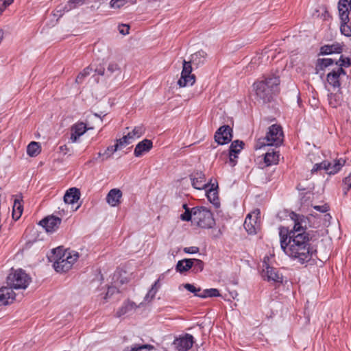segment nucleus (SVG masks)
Instances as JSON below:
<instances>
[{
  "label": "nucleus",
  "mask_w": 351,
  "mask_h": 351,
  "mask_svg": "<svg viewBox=\"0 0 351 351\" xmlns=\"http://www.w3.org/2000/svg\"><path fill=\"white\" fill-rule=\"evenodd\" d=\"M22 201V197L21 195H17L16 197L14 199L13 207H12V218L16 221L18 220L23 213V205L21 203Z\"/></svg>",
  "instance_id": "obj_25"
},
{
  "label": "nucleus",
  "mask_w": 351,
  "mask_h": 351,
  "mask_svg": "<svg viewBox=\"0 0 351 351\" xmlns=\"http://www.w3.org/2000/svg\"><path fill=\"white\" fill-rule=\"evenodd\" d=\"M342 45L339 43H335L332 45H325L320 48V53L322 55H328L332 53H340L342 52Z\"/></svg>",
  "instance_id": "obj_22"
},
{
  "label": "nucleus",
  "mask_w": 351,
  "mask_h": 351,
  "mask_svg": "<svg viewBox=\"0 0 351 351\" xmlns=\"http://www.w3.org/2000/svg\"><path fill=\"white\" fill-rule=\"evenodd\" d=\"M154 346L149 345V344H145L142 346H134V347L131 348L130 350H126L125 351H141L142 350H146V349H153Z\"/></svg>",
  "instance_id": "obj_42"
},
{
  "label": "nucleus",
  "mask_w": 351,
  "mask_h": 351,
  "mask_svg": "<svg viewBox=\"0 0 351 351\" xmlns=\"http://www.w3.org/2000/svg\"><path fill=\"white\" fill-rule=\"evenodd\" d=\"M130 27L128 25L121 24L118 26V30L120 34L127 35L129 34Z\"/></svg>",
  "instance_id": "obj_47"
},
{
  "label": "nucleus",
  "mask_w": 351,
  "mask_h": 351,
  "mask_svg": "<svg viewBox=\"0 0 351 351\" xmlns=\"http://www.w3.org/2000/svg\"><path fill=\"white\" fill-rule=\"evenodd\" d=\"M31 282V278L21 269H12L6 278V283L13 289H25Z\"/></svg>",
  "instance_id": "obj_4"
},
{
  "label": "nucleus",
  "mask_w": 351,
  "mask_h": 351,
  "mask_svg": "<svg viewBox=\"0 0 351 351\" xmlns=\"http://www.w3.org/2000/svg\"><path fill=\"white\" fill-rule=\"evenodd\" d=\"M283 138L282 127L277 124H273L268 128L265 136L258 139L255 149H261L265 146H280L283 142Z\"/></svg>",
  "instance_id": "obj_3"
},
{
  "label": "nucleus",
  "mask_w": 351,
  "mask_h": 351,
  "mask_svg": "<svg viewBox=\"0 0 351 351\" xmlns=\"http://www.w3.org/2000/svg\"><path fill=\"white\" fill-rule=\"evenodd\" d=\"M289 217L293 222V228L291 230L289 229V234L308 233L306 231V218L304 215L291 211L289 213Z\"/></svg>",
  "instance_id": "obj_7"
},
{
  "label": "nucleus",
  "mask_w": 351,
  "mask_h": 351,
  "mask_svg": "<svg viewBox=\"0 0 351 351\" xmlns=\"http://www.w3.org/2000/svg\"><path fill=\"white\" fill-rule=\"evenodd\" d=\"M93 70V69L92 65L86 67L82 72H80L78 74V75L77 76V77L75 79V82L77 84L82 83L83 82L84 79L86 76L89 75Z\"/></svg>",
  "instance_id": "obj_34"
},
{
  "label": "nucleus",
  "mask_w": 351,
  "mask_h": 351,
  "mask_svg": "<svg viewBox=\"0 0 351 351\" xmlns=\"http://www.w3.org/2000/svg\"><path fill=\"white\" fill-rule=\"evenodd\" d=\"M83 2L84 0H68L67 3L64 5V10L69 12V10L83 4Z\"/></svg>",
  "instance_id": "obj_35"
},
{
  "label": "nucleus",
  "mask_w": 351,
  "mask_h": 351,
  "mask_svg": "<svg viewBox=\"0 0 351 351\" xmlns=\"http://www.w3.org/2000/svg\"><path fill=\"white\" fill-rule=\"evenodd\" d=\"M219 291L217 289H204L202 293H199V298H206L209 297H217L219 296Z\"/></svg>",
  "instance_id": "obj_33"
},
{
  "label": "nucleus",
  "mask_w": 351,
  "mask_h": 351,
  "mask_svg": "<svg viewBox=\"0 0 351 351\" xmlns=\"http://www.w3.org/2000/svg\"><path fill=\"white\" fill-rule=\"evenodd\" d=\"M193 261L191 259H183L179 261L176 265V269L180 273H183L188 271L193 266Z\"/></svg>",
  "instance_id": "obj_28"
},
{
  "label": "nucleus",
  "mask_w": 351,
  "mask_h": 351,
  "mask_svg": "<svg viewBox=\"0 0 351 351\" xmlns=\"http://www.w3.org/2000/svg\"><path fill=\"white\" fill-rule=\"evenodd\" d=\"M203 267H204V263L202 261L199 260V271H202Z\"/></svg>",
  "instance_id": "obj_57"
},
{
  "label": "nucleus",
  "mask_w": 351,
  "mask_h": 351,
  "mask_svg": "<svg viewBox=\"0 0 351 351\" xmlns=\"http://www.w3.org/2000/svg\"><path fill=\"white\" fill-rule=\"evenodd\" d=\"M317 61L321 69H324L328 66L332 65L334 62V60L331 58H322L318 59Z\"/></svg>",
  "instance_id": "obj_39"
},
{
  "label": "nucleus",
  "mask_w": 351,
  "mask_h": 351,
  "mask_svg": "<svg viewBox=\"0 0 351 351\" xmlns=\"http://www.w3.org/2000/svg\"><path fill=\"white\" fill-rule=\"evenodd\" d=\"M343 195H346L348 191L351 189V173L343 180Z\"/></svg>",
  "instance_id": "obj_37"
},
{
  "label": "nucleus",
  "mask_w": 351,
  "mask_h": 351,
  "mask_svg": "<svg viewBox=\"0 0 351 351\" xmlns=\"http://www.w3.org/2000/svg\"><path fill=\"white\" fill-rule=\"evenodd\" d=\"M184 251L186 253L193 254V253H196L197 252V247H185L184 249Z\"/></svg>",
  "instance_id": "obj_52"
},
{
  "label": "nucleus",
  "mask_w": 351,
  "mask_h": 351,
  "mask_svg": "<svg viewBox=\"0 0 351 351\" xmlns=\"http://www.w3.org/2000/svg\"><path fill=\"white\" fill-rule=\"evenodd\" d=\"M244 143L242 141L236 140L232 142L229 149V162L232 167L237 164L238 154L243 149Z\"/></svg>",
  "instance_id": "obj_15"
},
{
  "label": "nucleus",
  "mask_w": 351,
  "mask_h": 351,
  "mask_svg": "<svg viewBox=\"0 0 351 351\" xmlns=\"http://www.w3.org/2000/svg\"><path fill=\"white\" fill-rule=\"evenodd\" d=\"M64 147V146H61V147H60V149H61V150L64 149V147Z\"/></svg>",
  "instance_id": "obj_61"
},
{
  "label": "nucleus",
  "mask_w": 351,
  "mask_h": 351,
  "mask_svg": "<svg viewBox=\"0 0 351 351\" xmlns=\"http://www.w3.org/2000/svg\"><path fill=\"white\" fill-rule=\"evenodd\" d=\"M118 150L117 145L109 146L106 148V149L103 153H98V156L99 157H102L101 160H108L111 157V156Z\"/></svg>",
  "instance_id": "obj_32"
},
{
  "label": "nucleus",
  "mask_w": 351,
  "mask_h": 351,
  "mask_svg": "<svg viewBox=\"0 0 351 351\" xmlns=\"http://www.w3.org/2000/svg\"><path fill=\"white\" fill-rule=\"evenodd\" d=\"M16 294L10 286L0 289V306L8 305L13 302Z\"/></svg>",
  "instance_id": "obj_17"
},
{
  "label": "nucleus",
  "mask_w": 351,
  "mask_h": 351,
  "mask_svg": "<svg viewBox=\"0 0 351 351\" xmlns=\"http://www.w3.org/2000/svg\"><path fill=\"white\" fill-rule=\"evenodd\" d=\"M128 0H111L110 6L112 8H119L124 5Z\"/></svg>",
  "instance_id": "obj_43"
},
{
  "label": "nucleus",
  "mask_w": 351,
  "mask_h": 351,
  "mask_svg": "<svg viewBox=\"0 0 351 351\" xmlns=\"http://www.w3.org/2000/svg\"><path fill=\"white\" fill-rule=\"evenodd\" d=\"M114 288H112V287L108 288L105 298H107L110 293L112 294L114 293Z\"/></svg>",
  "instance_id": "obj_55"
},
{
  "label": "nucleus",
  "mask_w": 351,
  "mask_h": 351,
  "mask_svg": "<svg viewBox=\"0 0 351 351\" xmlns=\"http://www.w3.org/2000/svg\"><path fill=\"white\" fill-rule=\"evenodd\" d=\"M260 214L259 210L249 213L244 221L243 226L245 230L250 234H256L260 228V223L258 221V215Z\"/></svg>",
  "instance_id": "obj_9"
},
{
  "label": "nucleus",
  "mask_w": 351,
  "mask_h": 351,
  "mask_svg": "<svg viewBox=\"0 0 351 351\" xmlns=\"http://www.w3.org/2000/svg\"><path fill=\"white\" fill-rule=\"evenodd\" d=\"M346 75V72L343 68L337 67L336 69H332L327 74L326 80L333 88H340V77L341 75Z\"/></svg>",
  "instance_id": "obj_14"
},
{
  "label": "nucleus",
  "mask_w": 351,
  "mask_h": 351,
  "mask_svg": "<svg viewBox=\"0 0 351 351\" xmlns=\"http://www.w3.org/2000/svg\"><path fill=\"white\" fill-rule=\"evenodd\" d=\"M121 73V69L117 63L110 62L106 71V76L110 77L112 76H117Z\"/></svg>",
  "instance_id": "obj_29"
},
{
  "label": "nucleus",
  "mask_w": 351,
  "mask_h": 351,
  "mask_svg": "<svg viewBox=\"0 0 351 351\" xmlns=\"http://www.w3.org/2000/svg\"><path fill=\"white\" fill-rule=\"evenodd\" d=\"M326 164V160H324L320 163H316L313 166V169H311V173H314L315 172H317V171L321 170V169L325 170Z\"/></svg>",
  "instance_id": "obj_46"
},
{
  "label": "nucleus",
  "mask_w": 351,
  "mask_h": 351,
  "mask_svg": "<svg viewBox=\"0 0 351 351\" xmlns=\"http://www.w3.org/2000/svg\"><path fill=\"white\" fill-rule=\"evenodd\" d=\"M265 268L263 269L262 276L265 280L274 281L275 282H282L283 276L279 273L278 269L270 267L266 263H264Z\"/></svg>",
  "instance_id": "obj_13"
},
{
  "label": "nucleus",
  "mask_w": 351,
  "mask_h": 351,
  "mask_svg": "<svg viewBox=\"0 0 351 351\" xmlns=\"http://www.w3.org/2000/svg\"><path fill=\"white\" fill-rule=\"evenodd\" d=\"M66 11L65 10H64V6L62 5H60V6H58L56 8V9L53 11V15L55 16V17H57V21L58 20L59 18H60L64 12H66Z\"/></svg>",
  "instance_id": "obj_44"
},
{
  "label": "nucleus",
  "mask_w": 351,
  "mask_h": 351,
  "mask_svg": "<svg viewBox=\"0 0 351 351\" xmlns=\"http://www.w3.org/2000/svg\"><path fill=\"white\" fill-rule=\"evenodd\" d=\"M280 79L271 75L253 84V88L258 100L264 104L270 102L274 95L278 91Z\"/></svg>",
  "instance_id": "obj_2"
},
{
  "label": "nucleus",
  "mask_w": 351,
  "mask_h": 351,
  "mask_svg": "<svg viewBox=\"0 0 351 351\" xmlns=\"http://www.w3.org/2000/svg\"><path fill=\"white\" fill-rule=\"evenodd\" d=\"M280 247L293 261L304 265L308 263L316 252L310 243L309 233L289 234V228H279Z\"/></svg>",
  "instance_id": "obj_1"
},
{
  "label": "nucleus",
  "mask_w": 351,
  "mask_h": 351,
  "mask_svg": "<svg viewBox=\"0 0 351 351\" xmlns=\"http://www.w3.org/2000/svg\"><path fill=\"white\" fill-rule=\"evenodd\" d=\"M87 130L86 125L83 122L77 123L72 126L71 141L72 143L77 141V138L83 135Z\"/></svg>",
  "instance_id": "obj_20"
},
{
  "label": "nucleus",
  "mask_w": 351,
  "mask_h": 351,
  "mask_svg": "<svg viewBox=\"0 0 351 351\" xmlns=\"http://www.w3.org/2000/svg\"><path fill=\"white\" fill-rule=\"evenodd\" d=\"M349 21H341L340 31L342 34L347 37L351 36V26L348 25Z\"/></svg>",
  "instance_id": "obj_36"
},
{
  "label": "nucleus",
  "mask_w": 351,
  "mask_h": 351,
  "mask_svg": "<svg viewBox=\"0 0 351 351\" xmlns=\"http://www.w3.org/2000/svg\"><path fill=\"white\" fill-rule=\"evenodd\" d=\"M61 223V219L58 217L49 216L42 219L39 224L42 226L47 232L56 231Z\"/></svg>",
  "instance_id": "obj_16"
},
{
  "label": "nucleus",
  "mask_w": 351,
  "mask_h": 351,
  "mask_svg": "<svg viewBox=\"0 0 351 351\" xmlns=\"http://www.w3.org/2000/svg\"><path fill=\"white\" fill-rule=\"evenodd\" d=\"M40 152V146L38 143L32 141L27 145V153L29 156H36Z\"/></svg>",
  "instance_id": "obj_30"
},
{
  "label": "nucleus",
  "mask_w": 351,
  "mask_h": 351,
  "mask_svg": "<svg viewBox=\"0 0 351 351\" xmlns=\"http://www.w3.org/2000/svg\"><path fill=\"white\" fill-rule=\"evenodd\" d=\"M192 66L191 62L183 61V68L181 72V77L178 81L180 87L193 85L195 82V75L191 74Z\"/></svg>",
  "instance_id": "obj_8"
},
{
  "label": "nucleus",
  "mask_w": 351,
  "mask_h": 351,
  "mask_svg": "<svg viewBox=\"0 0 351 351\" xmlns=\"http://www.w3.org/2000/svg\"><path fill=\"white\" fill-rule=\"evenodd\" d=\"M13 1L14 0H0V15Z\"/></svg>",
  "instance_id": "obj_45"
},
{
  "label": "nucleus",
  "mask_w": 351,
  "mask_h": 351,
  "mask_svg": "<svg viewBox=\"0 0 351 351\" xmlns=\"http://www.w3.org/2000/svg\"><path fill=\"white\" fill-rule=\"evenodd\" d=\"M313 208L316 210L319 211L321 213H326L329 209V206L326 204L322 205V206H313Z\"/></svg>",
  "instance_id": "obj_51"
},
{
  "label": "nucleus",
  "mask_w": 351,
  "mask_h": 351,
  "mask_svg": "<svg viewBox=\"0 0 351 351\" xmlns=\"http://www.w3.org/2000/svg\"><path fill=\"white\" fill-rule=\"evenodd\" d=\"M213 179L211 178L210 181L204 184L203 186L199 187V190L203 189L205 190V195L206 196L208 200L213 204L215 207H219L220 206V202L219 199V193H218V183L216 180L214 182H212Z\"/></svg>",
  "instance_id": "obj_6"
},
{
  "label": "nucleus",
  "mask_w": 351,
  "mask_h": 351,
  "mask_svg": "<svg viewBox=\"0 0 351 351\" xmlns=\"http://www.w3.org/2000/svg\"><path fill=\"white\" fill-rule=\"evenodd\" d=\"M165 274H162L159 276L157 280H159V282L162 280H163L165 279Z\"/></svg>",
  "instance_id": "obj_58"
},
{
  "label": "nucleus",
  "mask_w": 351,
  "mask_h": 351,
  "mask_svg": "<svg viewBox=\"0 0 351 351\" xmlns=\"http://www.w3.org/2000/svg\"><path fill=\"white\" fill-rule=\"evenodd\" d=\"M124 137H126V139L130 141V140L136 138L135 136H133L132 132H129L127 135H125Z\"/></svg>",
  "instance_id": "obj_54"
},
{
  "label": "nucleus",
  "mask_w": 351,
  "mask_h": 351,
  "mask_svg": "<svg viewBox=\"0 0 351 351\" xmlns=\"http://www.w3.org/2000/svg\"><path fill=\"white\" fill-rule=\"evenodd\" d=\"M160 286L159 280H156L145 296V300L147 302L151 301L155 297Z\"/></svg>",
  "instance_id": "obj_31"
},
{
  "label": "nucleus",
  "mask_w": 351,
  "mask_h": 351,
  "mask_svg": "<svg viewBox=\"0 0 351 351\" xmlns=\"http://www.w3.org/2000/svg\"><path fill=\"white\" fill-rule=\"evenodd\" d=\"M153 146L152 141L148 139H144L139 142L134 149V154L136 157H140L148 152Z\"/></svg>",
  "instance_id": "obj_19"
},
{
  "label": "nucleus",
  "mask_w": 351,
  "mask_h": 351,
  "mask_svg": "<svg viewBox=\"0 0 351 351\" xmlns=\"http://www.w3.org/2000/svg\"><path fill=\"white\" fill-rule=\"evenodd\" d=\"M152 350V349H146V350H141V351H149V350Z\"/></svg>",
  "instance_id": "obj_60"
},
{
  "label": "nucleus",
  "mask_w": 351,
  "mask_h": 351,
  "mask_svg": "<svg viewBox=\"0 0 351 351\" xmlns=\"http://www.w3.org/2000/svg\"><path fill=\"white\" fill-rule=\"evenodd\" d=\"M215 223L210 210L203 206L199 207V228H211Z\"/></svg>",
  "instance_id": "obj_10"
},
{
  "label": "nucleus",
  "mask_w": 351,
  "mask_h": 351,
  "mask_svg": "<svg viewBox=\"0 0 351 351\" xmlns=\"http://www.w3.org/2000/svg\"><path fill=\"white\" fill-rule=\"evenodd\" d=\"M193 343V337L191 335L185 334L176 338L173 343L178 351H186L192 347Z\"/></svg>",
  "instance_id": "obj_12"
},
{
  "label": "nucleus",
  "mask_w": 351,
  "mask_h": 351,
  "mask_svg": "<svg viewBox=\"0 0 351 351\" xmlns=\"http://www.w3.org/2000/svg\"><path fill=\"white\" fill-rule=\"evenodd\" d=\"M232 129L228 125L220 127L215 134V141L220 145H225L231 141Z\"/></svg>",
  "instance_id": "obj_11"
},
{
  "label": "nucleus",
  "mask_w": 351,
  "mask_h": 351,
  "mask_svg": "<svg viewBox=\"0 0 351 351\" xmlns=\"http://www.w3.org/2000/svg\"><path fill=\"white\" fill-rule=\"evenodd\" d=\"M204 178V174L202 172L199 173V179H202Z\"/></svg>",
  "instance_id": "obj_59"
},
{
  "label": "nucleus",
  "mask_w": 351,
  "mask_h": 351,
  "mask_svg": "<svg viewBox=\"0 0 351 351\" xmlns=\"http://www.w3.org/2000/svg\"><path fill=\"white\" fill-rule=\"evenodd\" d=\"M130 143V141H128L126 139V137H123L121 138H119V139H117V143L114 145H117L118 147V149L126 145H128Z\"/></svg>",
  "instance_id": "obj_48"
},
{
  "label": "nucleus",
  "mask_w": 351,
  "mask_h": 351,
  "mask_svg": "<svg viewBox=\"0 0 351 351\" xmlns=\"http://www.w3.org/2000/svg\"><path fill=\"white\" fill-rule=\"evenodd\" d=\"M79 258L77 252L65 250L62 256L57 258L53 263V267L58 272L69 271Z\"/></svg>",
  "instance_id": "obj_5"
},
{
  "label": "nucleus",
  "mask_w": 351,
  "mask_h": 351,
  "mask_svg": "<svg viewBox=\"0 0 351 351\" xmlns=\"http://www.w3.org/2000/svg\"><path fill=\"white\" fill-rule=\"evenodd\" d=\"M122 197V193L119 189H111L106 197L107 202L112 206H116L120 203V199Z\"/></svg>",
  "instance_id": "obj_21"
},
{
  "label": "nucleus",
  "mask_w": 351,
  "mask_h": 351,
  "mask_svg": "<svg viewBox=\"0 0 351 351\" xmlns=\"http://www.w3.org/2000/svg\"><path fill=\"white\" fill-rule=\"evenodd\" d=\"M80 193L77 188H71L65 193L64 201L66 204H74L80 199Z\"/></svg>",
  "instance_id": "obj_24"
},
{
  "label": "nucleus",
  "mask_w": 351,
  "mask_h": 351,
  "mask_svg": "<svg viewBox=\"0 0 351 351\" xmlns=\"http://www.w3.org/2000/svg\"><path fill=\"white\" fill-rule=\"evenodd\" d=\"M196 208H197L196 207L193 208L191 212H189V210L188 209H186L185 212L183 214H182L180 216L181 219L183 221H190L191 219L192 213H193V214L196 213V211H195Z\"/></svg>",
  "instance_id": "obj_40"
},
{
  "label": "nucleus",
  "mask_w": 351,
  "mask_h": 351,
  "mask_svg": "<svg viewBox=\"0 0 351 351\" xmlns=\"http://www.w3.org/2000/svg\"><path fill=\"white\" fill-rule=\"evenodd\" d=\"M338 10L341 21H349L351 11V0H339Z\"/></svg>",
  "instance_id": "obj_18"
},
{
  "label": "nucleus",
  "mask_w": 351,
  "mask_h": 351,
  "mask_svg": "<svg viewBox=\"0 0 351 351\" xmlns=\"http://www.w3.org/2000/svg\"><path fill=\"white\" fill-rule=\"evenodd\" d=\"M184 287L186 290L194 293L195 295H197V289H196L193 285L185 284L184 285Z\"/></svg>",
  "instance_id": "obj_50"
},
{
  "label": "nucleus",
  "mask_w": 351,
  "mask_h": 351,
  "mask_svg": "<svg viewBox=\"0 0 351 351\" xmlns=\"http://www.w3.org/2000/svg\"><path fill=\"white\" fill-rule=\"evenodd\" d=\"M207 54L206 52L201 51H199V64L200 62H204Z\"/></svg>",
  "instance_id": "obj_53"
},
{
  "label": "nucleus",
  "mask_w": 351,
  "mask_h": 351,
  "mask_svg": "<svg viewBox=\"0 0 351 351\" xmlns=\"http://www.w3.org/2000/svg\"><path fill=\"white\" fill-rule=\"evenodd\" d=\"M345 162L346 161L343 159L336 160L333 163L326 161L325 171L328 174H335L345 165Z\"/></svg>",
  "instance_id": "obj_23"
},
{
  "label": "nucleus",
  "mask_w": 351,
  "mask_h": 351,
  "mask_svg": "<svg viewBox=\"0 0 351 351\" xmlns=\"http://www.w3.org/2000/svg\"><path fill=\"white\" fill-rule=\"evenodd\" d=\"M95 72L99 75H106L105 68L101 64H99L95 68Z\"/></svg>",
  "instance_id": "obj_49"
},
{
  "label": "nucleus",
  "mask_w": 351,
  "mask_h": 351,
  "mask_svg": "<svg viewBox=\"0 0 351 351\" xmlns=\"http://www.w3.org/2000/svg\"><path fill=\"white\" fill-rule=\"evenodd\" d=\"M133 136L135 138L141 137L145 132V130L142 125L135 127L132 131Z\"/></svg>",
  "instance_id": "obj_41"
},
{
  "label": "nucleus",
  "mask_w": 351,
  "mask_h": 351,
  "mask_svg": "<svg viewBox=\"0 0 351 351\" xmlns=\"http://www.w3.org/2000/svg\"><path fill=\"white\" fill-rule=\"evenodd\" d=\"M64 147V146H61V147H60V149H61V150L64 149V147Z\"/></svg>",
  "instance_id": "obj_62"
},
{
  "label": "nucleus",
  "mask_w": 351,
  "mask_h": 351,
  "mask_svg": "<svg viewBox=\"0 0 351 351\" xmlns=\"http://www.w3.org/2000/svg\"><path fill=\"white\" fill-rule=\"evenodd\" d=\"M192 185L195 189H197V180L195 178L192 179Z\"/></svg>",
  "instance_id": "obj_56"
},
{
  "label": "nucleus",
  "mask_w": 351,
  "mask_h": 351,
  "mask_svg": "<svg viewBox=\"0 0 351 351\" xmlns=\"http://www.w3.org/2000/svg\"><path fill=\"white\" fill-rule=\"evenodd\" d=\"M279 161V152L274 151L272 149V152H267L265 154L264 162L266 164V166L269 167L273 165H277Z\"/></svg>",
  "instance_id": "obj_26"
},
{
  "label": "nucleus",
  "mask_w": 351,
  "mask_h": 351,
  "mask_svg": "<svg viewBox=\"0 0 351 351\" xmlns=\"http://www.w3.org/2000/svg\"><path fill=\"white\" fill-rule=\"evenodd\" d=\"M336 64L339 66L338 67H348L351 65V60L349 58H343L341 56L339 60L336 62Z\"/></svg>",
  "instance_id": "obj_38"
},
{
  "label": "nucleus",
  "mask_w": 351,
  "mask_h": 351,
  "mask_svg": "<svg viewBox=\"0 0 351 351\" xmlns=\"http://www.w3.org/2000/svg\"><path fill=\"white\" fill-rule=\"evenodd\" d=\"M138 306L135 304V302L127 300L125 301L122 306L117 311V316L121 317L124 315L126 313H128L134 310H135Z\"/></svg>",
  "instance_id": "obj_27"
}]
</instances>
